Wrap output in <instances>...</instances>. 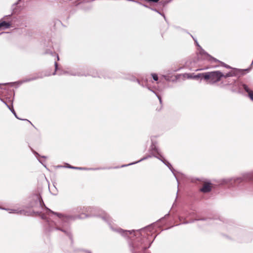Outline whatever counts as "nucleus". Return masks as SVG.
<instances>
[{
  "label": "nucleus",
  "mask_w": 253,
  "mask_h": 253,
  "mask_svg": "<svg viewBox=\"0 0 253 253\" xmlns=\"http://www.w3.org/2000/svg\"><path fill=\"white\" fill-rule=\"evenodd\" d=\"M47 210L53 214L57 216L54 221L50 222L47 220L48 226L52 229L59 230L65 235L68 236L72 243V237L69 222L76 219L77 217L72 215H63L61 213L54 212L50 209L46 208Z\"/></svg>",
  "instance_id": "obj_1"
},
{
  "label": "nucleus",
  "mask_w": 253,
  "mask_h": 253,
  "mask_svg": "<svg viewBox=\"0 0 253 253\" xmlns=\"http://www.w3.org/2000/svg\"><path fill=\"white\" fill-rule=\"evenodd\" d=\"M92 216H97L100 217L105 222H106L110 228L114 231H115L122 235L126 237L129 234H131L132 233L135 232V230H124L121 228H118L113 224V221L109 215L102 210H99L98 213L96 214H91Z\"/></svg>",
  "instance_id": "obj_2"
},
{
  "label": "nucleus",
  "mask_w": 253,
  "mask_h": 253,
  "mask_svg": "<svg viewBox=\"0 0 253 253\" xmlns=\"http://www.w3.org/2000/svg\"><path fill=\"white\" fill-rule=\"evenodd\" d=\"M232 76L233 74L231 73H228L224 75L218 71L202 73V77H204L205 80H209L211 84H213L219 81L222 77L227 79Z\"/></svg>",
  "instance_id": "obj_3"
},
{
  "label": "nucleus",
  "mask_w": 253,
  "mask_h": 253,
  "mask_svg": "<svg viewBox=\"0 0 253 253\" xmlns=\"http://www.w3.org/2000/svg\"><path fill=\"white\" fill-rule=\"evenodd\" d=\"M235 180H238V183L242 181H248L253 180V171L250 172L244 173L240 177H236Z\"/></svg>",
  "instance_id": "obj_4"
},
{
  "label": "nucleus",
  "mask_w": 253,
  "mask_h": 253,
  "mask_svg": "<svg viewBox=\"0 0 253 253\" xmlns=\"http://www.w3.org/2000/svg\"><path fill=\"white\" fill-rule=\"evenodd\" d=\"M242 84H244L239 81H236L235 79H232L228 81V83L226 84V85H233V91H240V90L243 87Z\"/></svg>",
  "instance_id": "obj_5"
},
{
  "label": "nucleus",
  "mask_w": 253,
  "mask_h": 253,
  "mask_svg": "<svg viewBox=\"0 0 253 253\" xmlns=\"http://www.w3.org/2000/svg\"><path fill=\"white\" fill-rule=\"evenodd\" d=\"M154 156L159 160H161L164 164H165L171 170V171L172 172L173 174L175 176L176 179L178 181L177 178L176 177V174L175 173V170L173 169L172 167L171 164L168 161H167L159 153V154H157V155H154Z\"/></svg>",
  "instance_id": "obj_6"
},
{
  "label": "nucleus",
  "mask_w": 253,
  "mask_h": 253,
  "mask_svg": "<svg viewBox=\"0 0 253 253\" xmlns=\"http://www.w3.org/2000/svg\"><path fill=\"white\" fill-rule=\"evenodd\" d=\"M67 74L72 75V76H86L87 75L85 73H83L82 72H80V71H77V72L72 71H64L63 72H61V73H58L59 75H62V74Z\"/></svg>",
  "instance_id": "obj_7"
},
{
  "label": "nucleus",
  "mask_w": 253,
  "mask_h": 253,
  "mask_svg": "<svg viewBox=\"0 0 253 253\" xmlns=\"http://www.w3.org/2000/svg\"><path fill=\"white\" fill-rule=\"evenodd\" d=\"M243 89L248 93V96L251 100L253 101V91L251 90L249 87L246 84H242Z\"/></svg>",
  "instance_id": "obj_8"
},
{
  "label": "nucleus",
  "mask_w": 253,
  "mask_h": 253,
  "mask_svg": "<svg viewBox=\"0 0 253 253\" xmlns=\"http://www.w3.org/2000/svg\"><path fill=\"white\" fill-rule=\"evenodd\" d=\"M211 187L210 183L205 182L202 188H201L200 190L201 192L204 193H208L211 191Z\"/></svg>",
  "instance_id": "obj_9"
},
{
  "label": "nucleus",
  "mask_w": 253,
  "mask_h": 253,
  "mask_svg": "<svg viewBox=\"0 0 253 253\" xmlns=\"http://www.w3.org/2000/svg\"><path fill=\"white\" fill-rule=\"evenodd\" d=\"M184 78H186L187 79H199L201 77H202V73L199 74L198 75H194L193 74L190 73H185L183 75Z\"/></svg>",
  "instance_id": "obj_10"
},
{
  "label": "nucleus",
  "mask_w": 253,
  "mask_h": 253,
  "mask_svg": "<svg viewBox=\"0 0 253 253\" xmlns=\"http://www.w3.org/2000/svg\"><path fill=\"white\" fill-rule=\"evenodd\" d=\"M236 177H233V178H225L223 180V183L225 184H229L232 186L234 185V184L238 182V180H235V179H236Z\"/></svg>",
  "instance_id": "obj_11"
},
{
  "label": "nucleus",
  "mask_w": 253,
  "mask_h": 253,
  "mask_svg": "<svg viewBox=\"0 0 253 253\" xmlns=\"http://www.w3.org/2000/svg\"><path fill=\"white\" fill-rule=\"evenodd\" d=\"M67 167L69 169H80V170H90V169H99V168H98V169H88V168H83V167H76L71 166L69 165H68V166Z\"/></svg>",
  "instance_id": "obj_12"
},
{
  "label": "nucleus",
  "mask_w": 253,
  "mask_h": 253,
  "mask_svg": "<svg viewBox=\"0 0 253 253\" xmlns=\"http://www.w3.org/2000/svg\"><path fill=\"white\" fill-rule=\"evenodd\" d=\"M0 209H2V210H6L7 211H8V212L9 213H20V214H21L23 211H18V210H16V209H5V208H0Z\"/></svg>",
  "instance_id": "obj_13"
},
{
  "label": "nucleus",
  "mask_w": 253,
  "mask_h": 253,
  "mask_svg": "<svg viewBox=\"0 0 253 253\" xmlns=\"http://www.w3.org/2000/svg\"><path fill=\"white\" fill-rule=\"evenodd\" d=\"M10 26V24L4 21H0V28H4V29L8 28Z\"/></svg>",
  "instance_id": "obj_14"
},
{
  "label": "nucleus",
  "mask_w": 253,
  "mask_h": 253,
  "mask_svg": "<svg viewBox=\"0 0 253 253\" xmlns=\"http://www.w3.org/2000/svg\"><path fill=\"white\" fill-rule=\"evenodd\" d=\"M34 199L36 201V204H39L40 206H42V203L43 204L42 200L41 199L39 195H35L34 196Z\"/></svg>",
  "instance_id": "obj_15"
},
{
  "label": "nucleus",
  "mask_w": 253,
  "mask_h": 253,
  "mask_svg": "<svg viewBox=\"0 0 253 253\" xmlns=\"http://www.w3.org/2000/svg\"><path fill=\"white\" fill-rule=\"evenodd\" d=\"M151 157V156L150 155H148V156H146V157H143V158H142L141 159H140V160L137 161V162H133V163H130V164H129L128 165H123L122 166V167H126V166H129V165H133V164H136V163H138L140 162H141L144 160H146L147 159V158H150Z\"/></svg>",
  "instance_id": "obj_16"
},
{
  "label": "nucleus",
  "mask_w": 253,
  "mask_h": 253,
  "mask_svg": "<svg viewBox=\"0 0 253 253\" xmlns=\"http://www.w3.org/2000/svg\"><path fill=\"white\" fill-rule=\"evenodd\" d=\"M151 149L152 150H154L155 151V152L157 154H159V150L158 149V148H157L156 145L155 144H154L153 143H152V145H151Z\"/></svg>",
  "instance_id": "obj_17"
},
{
  "label": "nucleus",
  "mask_w": 253,
  "mask_h": 253,
  "mask_svg": "<svg viewBox=\"0 0 253 253\" xmlns=\"http://www.w3.org/2000/svg\"><path fill=\"white\" fill-rule=\"evenodd\" d=\"M7 108L11 111V112L13 114V115L15 116V117L20 119L17 116L16 113H15L14 110L13 109V107H11L10 106H7Z\"/></svg>",
  "instance_id": "obj_18"
},
{
  "label": "nucleus",
  "mask_w": 253,
  "mask_h": 253,
  "mask_svg": "<svg viewBox=\"0 0 253 253\" xmlns=\"http://www.w3.org/2000/svg\"><path fill=\"white\" fill-rule=\"evenodd\" d=\"M152 76L154 81H157L158 80V77L157 74H152Z\"/></svg>",
  "instance_id": "obj_19"
},
{
  "label": "nucleus",
  "mask_w": 253,
  "mask_h": 253,
  "mask_svg": "<svg viewBox=\"0 0 253 253\" xmlns=\"http://www.w3.org/2000/svg\"><path fill=\"white\" fill-rule=\"evenodd\" d=\"M38 78H39V77H34V78H29V79H28L26 80L25 81H24V82H30L31 81H33V80H36Z\"/></svg>",
  "instance_id": "obj_20"
},
{
  "label": "nucleus",
  "mask_w": 253,
  "mask_h": 253,
  "mask_svg": "<svg viewBox=\"0 0 253 253\" xmlns=\"http://www.w3.org/2000/svg\"><path fill=\"white\" fill-rule=\"evenodd\" d=\"M54 65H55V72L53 73V75H55V73H56V71H57L58 70V64L56 62H55V63H54Z\"/></svg>",
  "instance_id": "obj_21"
},
{
  "label": "nucleus",
  "mask_w": 253,
  "mask_h": 253,
  "mask_svg": "<svg viewBox=\"0 0 253 253\" xmlns=\"http://www.w3.org/2000/svg\"><path fill=\"white\" fill-rule=\"evenodd\" d=\"M148 89H149L150 90H151V91H152V92H153L154 93H155L157 95V97H158V99H159V101H160V102L161 103H162V99H161V97L159 95H157V94L155 92V91H153V90H152V89H151L150 88H148Z\"/></svg>",
  "instance_id": "obj_22"
},
{
  "label": "nucleus",
  "mask_w": 253,
  "mask_h": 253,
  "mask_svg": "<svg viewBox=\"0 0 253 253\" xmlns=\"http://www.w3.org/2000/svg\"><path fill=\"white\" fill-rule=\"evenodd\" d=\"M0 100L7 107V106H9L6 101H5L3 99L0 98Z\"/></svg>",
  "instance_id": "obj_23"
},
{
  "label": "nucleus",
  "mask_w": 253,
  "mask_h": 253,
  "mask_svg": "<svg viewBox=\"0 0 253 253\" xmlns=\"http://www.w3.org/2000/svg\"><path fill=\"white\" fill-rule=\"evenodd\" d=\"M93 210V211H95V210H95V209H92V208H88V210H87V211L92 212Z\"/></svg>",
  "instance_id": "obj_24"
},
{
  "label": "nucleus",
  "mask_w": 253,
  "mask_h": 253,
  "mask_svg": "<svg viewBox=\"0 0 253 253\" xmlns=\"http://www.w3.org/2000/svg\"><path fill=\"white\" fill-rule=\"evenodd\" d=\"M33 153H34L35 155H37V156H39V154L37 152H36V151H33Z\"/></svg>",
  "instance_id": "obj_25"
},
{
  "label": "nucleus",
  "mask_w": 253,
  "mask_h": 253,
  "mask_svg": "<svg viewBox=\"0 0 253 253\" xmlns=\"http://www.w3.org/2000/svg\"><path fill=\"white\" fill-rule=\"evenodd\" d=\"M38 160H39V161L41 164H42L43 165V166L45 168H46V166H45V165H44V164H43L40 160L38 159Z\"/></svg>",
  "instance_id": "obj_26"
},
{
  "label": "nucleus",
  "mask_w": 253,
  "mask_h": 253,
  "mask_svg": "<svg viewBox=\"0 0 253 253\" xmlns=\"http://www.w3.org/2000/svg\"><path fill=\"white\" fill-rule=\"evenodd\" d=\"M42 218L43 219H45L46 218H45V216L44 215H42Z\"/></svg>",
  "instance_id": "obj_27"
},
{
  "label": "nucleus",
  "mask_w": 253,
  "mask_h": 253,
  "mask_svg": "<svg viewBox=\"0 0 253 253\" xmlns=\"http://www.w3.org/2000/svg\"><path fill=\"white\" fill-rule=\"evenodd\" d=\"M57 60L58 61L59 60V57L57 54H56Z\"/></svg>",
  "instance_id": "obj_28"
},
{
  "label": "nucleus",
  "mask_w": 253,
  "mask_h": 253,
  "mask_svg": "<svg viewBox=\"0 0 253 253\" xmlns=\"http://www.w3.org/2000/svg\"><path fill=\"white\" fill-rule=\"evenodd\" d=\"M224 66H225L226 68H230V66H228V65H224Z\"/></svg>",
  "instance_id": "obj_29"
},
{
  "label": "nucleus",
  "mask_w": 253,
  "mask_h": 253,
  "mask_svg": "<svg viewBox=\"0 0 253 253\" xmlns=\"http://www.w3.org/2000/svg\"><path fill=\"white\" fill-rule=\"evenodd\" d=\"M194 41H195V42L196 43V44H197L198 46H199V45L198 44V42H197V41L196 40H194Z\"/></svg>",
  "instance_id": "obj_30"
},
{
  "label": "nucleus",
  "mask_w": 253,
  "mask_h": 253,
  "mask_svg": "<svg viewBox=\"0 0 253 253\" xmlns=\"http://www.w3.org/2000/svg\"><path fill=\"white\" fill-rule=\"evenodd\" d=\"M155 10V11H156V12H158L159 14H160L162 15L161 13L159 12L157 10H156V9H155V10Z\"/></svg>",
  "instance_id": "obj_31"
},
{
  "label": "nucleus",
  "mask_w": 253,
  "mask_h": 253,
  "mask_svg": "<svg viewBox=\"0 0 253 253\" xmlns=\"http://www.w3.org/2000/svg\"><path fill=\"white\" fill-rule=\"evenodd\" d=\"M90 75H91L92 76L94 77H95L96 76L95 75H92V74H90Z\"/></svg>",
  "instance_id": "obj_32"
},
{
  "label": "nucleus",
  "mask_w": 253,
  "mask_h": 253,
  "mask_svg": "<svg viewBox=\"0 0 253 253\" xmlns=\"http://www.w3.org/2000/svg\"><path fill=\"white\" fill-rule=\"evenodd\" d=\"M137 82L139 84H140V82L139 80H137Z\"/></svg>",
  "instance_id": "obj_33"
},
{
  "label": "nucleus",
  "mask_w": 253,
  "mask_h": 253,
  "mask_svg": "<svg viewBox=\"0 0 253 253\" xmlns=\"http://www.w3.org/2000/svg\"><path fill=\"white\" fill-rule=\"evenodd\" d=\"M202 70L201 69H197V71H200V70Z\"/></svg>",
  "instance_id": "obj_34"
},
{
  "label": "nucleus",
  "mask_w": 253,
  "mask_h": 253,
  "mask_svg": "<svg viewBox=\"0 0 253 253\" xmlns=\"http://www.w3.org/2000/svg\"><path fill=\"white\" fill-rule=\"evenodd\" d=\"M42 158H46V157H45V156H42Z\"/></svg>",
  "instance_id": "obj_35"
},
{
  "label": "nucleus",
  "mask_w": 253,
  "mask_h": 253,
  "mask_svg": "<svg viewBox=\"0 0 253 253\" xmlns=\"http://www.w3.org/2000/svg\"><path fill=\"white\" fill-rule=\"evenodd\" d=\"M34 206H35L34 205H32L31 207H34Z\"/></svg>",
  "instance_id": "obj_36"
},
{
  "label": "nucleus",
  "mask_w": 253,
  "mask_h": 253,
  "mask_svg": "<svg viewBox=\"0 0 253 253\" xmlns=\"http://www.w3.org/2000/svg\"><path fill=\"white\" fill-rule=\"evenodd\" d=\"M163 16V17L165 18V16L164 15H162Z\"/></svg>",
  "instance_id": "obj_37"
},
{
  "label": "nucleus",
  "mask_w": 253,
  "mask_h": 253,
  "mask_svg": "<svg viewBox=\"0 0 253 253\" xmlns=\"http://www.w3.org/2000/svg\"><path fill=\"white\" fill-rule=\"evenodd\" d=\"M88 253H90V252H88Z\"/></svg>",
  "instance_id": "obj_38"
}]
</instances>
